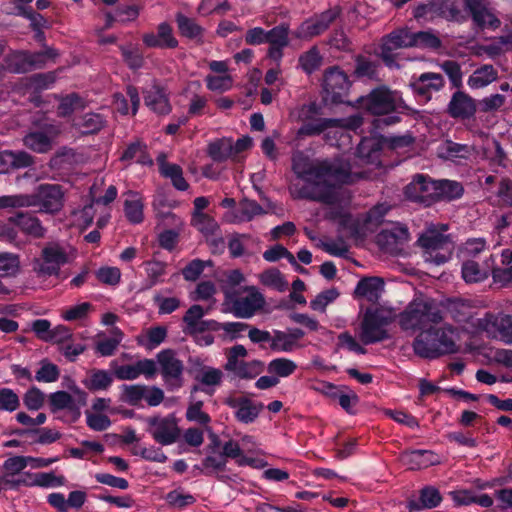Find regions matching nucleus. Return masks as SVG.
I'll use <instances>...</instances> for the list:
<instances>
[{
  "label": "nucleus",
  "mask_w": 512,
  "mask_h": 512,
  "mask_svg": "<svg viewBox=\"0 0 512 512\" xmlns=\"http://www.w3.org/2000/svg\"><path fill=\"white\" fill-rule=\"evenodd\" d=\"M291 160L293 172L304 181L302 187L290 185L294 198L331 205L337 201L336 186L350 182L351 168L340 161L312 160L302 151L293 152Z\"/></svg>",
  "instance_id": "obj_1"
},
{
  "label": "nucleus",
  "mask_w": 512,
  "mask_h": 512,
  "mask_svg": "<svg viewBox=\"0 0 512 512\" xmlns=\"http://www.w3.org/2000/svg\"><path fill=\"white\" fill-rule=\"evenodd\" d=\"M455 330L452 326L440 328H428L421 332L413 342V349L416 355L435 359L445 354L457 351L454 341Z\"/></svg>",
  "instance_id": "obj_2"
},
{
  "label": "nucleus",
  "mask_w": 512,
  "mask_h": 512,
  "mask_svg": "<svg viewBox=\"0 0 512 512\" xmlns=\"http://www.w3.org/2000/svg\"><path fill=\"white\" fill-rule=\"evenodd\" d=\"M443 320L439 305L432 299L417 297L400 315V324L404 330H421L430 328Z\"/></svg>",
  "instance_id": "obj_3"
},
{
  "label": "nucleus",
  "mask_w": 512,
  "mask_h": 512,
  "mask_svg": "<svg viewBox=\"0 0 512 512\" xmlns=\"http://www.w3.org/2000/svg\"><path fill=\"white\" fill-rule=\"evenodd\" d=\"M358 102L364 110L377 116L412 111L399 91L391 90L385 85L374 88L368 95L360 97Z\"/></svg>",
  "instance_id": "obj_4"
},
{
  "label": "nucleus",
  "mask_w": 512,
  "mask_h": 512,
  "mask_svg": "<svg viewBox=\"0 0 512 512\" xmlns=\"http://www.w3.org/2000/svg\"><path fill=\"white\" fill-rule=\"evenodd\" d=\"M57 50L46 47L41 52L13 51L4 58L5 69L11 73L24 74L45 67L48 59H55Z\"/></svg>",
  "instance_id": "obj_5"
},
{
  "label": "nucleus",
  "mask_w": 512,
  "mask_h": 512,
  "mask_svg": "<svg viewBox=\"0 0 512 512\" xmlns=\"http://www.w3.org/2000/svg\"><path fill=\"white\" fill-rule=\"evenodd\" d=\"M478 332L485 333L487 337L512 344V316L504 313H485L482 318L472 322Z\"/></svg>",
  "instance_id": "obj_6"
},
{
  "label": "nucleus",
  "mask_w": 512,
  "mask_h": 512,
  "mask_svg": "<svg viewBox=\"0 0 512 512\" xmlns=\"http://www.w3.org/2000/svg\"><path fill=\"white\" fill-rule=\"evenodd\" d=\"M419 246L424 250L425 260L435 264L445 263L450 255L451 241L448 235L435 228H429L418 239Z\"/></svg>",
  "instance_id": "obj_7"
},
{
  "label": "nucleus",
  "mask_w": 512,
  "mask_h": 512,
  "mask_svg": "<svg viewBox=\"0 0 512 512\" xmlns=\"http://www.w3.org/2000/svg\"><path fill=\"white\" fill-rule=\"evenodd\" d=\"M391 321L392 318L388 312L379 309H368L361 323V341L368 345L389 338L386 326L390 324Z\"/></svg>",
  "instance_id": "obj_8"
},
{
  "label": "nucleus",
  "mask_w": 512,
  "mask_h": 512,
  "mask_svg": "<svg viewBox=\"0 0 512 512\" xmlns=\"http://www.w3.org/2000/svg\"><path fill=\"white\" fill-rule=\"evenodd\" d=\"M69 262V255L58 242H48L41 251V258L34 261V270L38 275H58L60 267Z\"/></svg>",
  "instance_id": "obj_9"
},
{
  "label": "nucleus",
  "mask_w": 512,
  "mask_h": 512,
  "mask_svg": "<svg viewBox=\"0 0 512 512\" xmlns=\"http://www.w3.org/2000/svg\"><path fill=\"white\" fill-rule=\"evenodd\" d=\"M147 431L160 445L167 446L178 441L181 430L178 420L173 414L167 416H152L147 418Z\"/></svg>",
  "instance_id": "obj_10"
},
{
  "label": "nucleus",
  "mask_w": 512,
  "mask_h": 512,
  "mask_svg": "<svg viewBox=\"0 0 512 512\" xmlns=\"http://www.w3.org/2000/svg\"><path fill=\"white\" fill-rule=\"evenodd\" d=\"M350 85L346 73L336 66L328 68L323 75L324 100L333 104L346 103Z\"/></svg>",
  "instance_id": "obj_11"
},
{
  "label": "nucleus",
  "mask_w": 512,
  "mask_h": 512,
  "mask_svg": "<svg viewBox=\"0 0 512 512\" xmlns=\"http://www.w3.org/2000/svg\"><path fill=\"white\" fill-rule=\"evenodd\" d=\"M413 15L415 19H433L435 17L449 21L464 19L456 0H430L426 3H420L415 7Z\"/></svg>",
  "instance_id": "obj_12"
},
{
  "label": "nucleus",
  "mask_w": 512,
  "mask_h": 512,
  "mask_svg": "<svg viewBox=\"0 0 512 512\" xmlns=\"http://www.w3.org/2000/svg\"><path fill=\"white\" fill-rule=\"evenodd\" d=\"M341 8L334 6L302 22L293 35L301 40H311L324 33L330 25L340 16Z\"/></svg>",
  "instance_id": "obj_13"
},
{
  "label": "nucleus",
  "mask_w": 512,
  "mask_h": 512,
  "mask_svg": "<svg viewBox=\"0 0 512 512\" xmlns=\"http://www.w3.org/2000/svg\"><path fill=\"white\" fill-rule=\"evenodd\" d=\"M29 202L32 206H39L41 212L57 213L64 203V192L60 185L42 184L36 192L28 195Z\"/></svg>",
  "instance_id": "obj_14"
},
{
  "label": "nucleus",
  "mask_w": 512,
  "mask_h": 512,
  "mask_svg": "<svg viewBox=\"0 0 512 512\" xmlns=\"http://www.w3.org/2000/svg\"><path fill=\"white\" fill-rule=\"evenodd\" d=\"M160 372L166 385L171 388H180L183 383V362L177 358L172 349L162 350L157 354Z\"/></svg>",
  "instance_id": "obj_15"
},
{
  "label": "nucleus",
  "mask_w": 512,
  "mask_h": 512,
  "mask_svg": "<svg viewBox=\"0 0 512 512\" xmlns=\"http://www.w3.org/2000/svg\"><path fill=\"white\" fill-rule=\"evenodd\" d=\"M412 31L408 27L396 29L382 38L380 45V57L388 65L395 62L397 49L412 48Z\"/></svg>",
  "instance_id": "obj_16"
},
{
  "label": "nucleus",
  "mask_w": 512,
  "mask_h": 512,
  "mask_svg": "<svg viewBox=\"0 0 512 512\" xmlns=\"http://www.w3.org/2000/svg\"><path fill=\"white\" fill-rule=\"evenodd\" d=\"M73 395L66 391H57L49 395V405L52 412L68 410L76 418L80 416V408L86 405L87 394L76 385L70 387Z\"/></svg>",
  "instance_id": "obj_17"
},
{
  "label": "nucleus",
  "mask_w": 512,
  "mask_h": 512,
  "mask_svg": "<svg viewBox=\"0 0 512 512\" xmlns=\"http://www.w3.org/2000/svg\"><path fill=\"white\" fill-rule=\"evenodd\" d=\"M405 196L414 202L430 206L437 201V181L424 175H416L405 187Z\"/></svg>",
  "instance_id": "obj_18"
},
{
  "label": "nucleus",
  "mask_w": 512,
  "mask_h": 512,
  "mask_svg": "<svg viewBox=\"0 0 512 512\" xmlns=\"http://www.w3.org/2000/svg\"><path fill=\"white\" fill-rule=\"evenodd\" d=\"M224 404L235 410V417L241 423H252L259 416L264 406L255 403L245 396L230 394L224 399Z\"/></svg>",
  "instance_id": "obj_19"
},
{
  "label": "nucleus",
  "mask_w": 512,
  "mask_h": 512,
  "mask_svg": "<svg viewBox=\"0 0 512 512\" xmlns=\"http://www.w3.org/2000/svg\"><path fill=\"white\" fill-rule=\"evenodd\" d=\"M477 111V104L469 94L458 90L453 93L447 106V113L454 119H470Z\"/></svg>",
  "instance_id": "obj_20"
},
{
  "label": "nucleus",
  "mask_w": 512,
  "mask_h": 512,
  "mask_svg": "<svg viewBox=\"0 0 512 512\" xmlns=\"http://www.w3.org/2000/svg\"><path fill=\"white\" fill-rule=\"evenodd\" d=\"M246 291L249 292L247 296L233 302V312L240 318L252 317L265 304L264 296L254 286L247 287Z\"/></svg>",
  "instance_id": "obj_21"
},
{
  "label": "nucleus",
  "mask_w": 512,
  "mask_h": 512,
  "mask_svg": "<svg viewBox=\"0 0 512 512\" xmlns=\"http://www.w3.org/2000/svg\"><path fill=\"white\" fill-rule=\"evenodd\" d=\"M409 232L405 226H393L391 229H383L376 236L377 244L384 250L394 253L399 246L408 241Z\"/></svg>",
  "instance_id": "obj_22"
},
{
  "label": "nucleus",
  "mask_w": 512,
  "mask_h": 512,
  "mask_svg": "<svg viewBox=\"0 0 512 512\" xmlns=\"http://www.w3.org/2000/svg\"><path fill=\"white\" fill-rule=\"evenodd\" d=\"M342 122H343V120H341V119H328V118L319 119L315 123H308V124L304 125L303 127H301L298 130V134L299 135H308V136L318 135V134L322 133L324 130H326L327 128L344 126V125L351 127V128H358L362 124V117L359 115H355V116L350 117L347 120L346 124H343Z\"/></svg>",
  "instance_id": "obj_23"
},
{
  "label": "nucleus",
  "mask_w": 512,
  "mask_h": 512,
  "mask_svg": "<svg viewBox=\"0 0 512 512\" xmlns=\"http://www.w3.org/2000/svg\"><path fill=\"white\" fill-rule=\"evenodd\" d=\"M384 291V281L380 277H365L361 279L354 291L355 296L365 298L371 303H377Z\"/></svg>",
  "instance_id": "obj_24"
},
{
  "label": "nucleus",
  "mask_w": 512,
  "mask_h": 512,
  "mask_svg": "<svg viewBox=\"0 0 512 512\" xmlns=\"http://www.w3.org/2000/svg\"><path fill=\"white\" fill-rule=\"evenodd\" d=\"M493 264L492 256L485 260L482 265L474 259L466 260L462 264L463 279L468 283L483 281L488 277Z\"/></svg>",
  "instance_id": "obj_25"
},
{
  "label": "nucleus",
  "mask_w": 512,
  "mask_h": 512,
  "mask_svg": "<svg viewBox=\"0 0 512 512\" xmlns=\"http://www.w3.org/2000/svg\"><path fill=\"white\" fill-rule=\"evenodd\" d=\"M401 461L411 470L424 469L440 463L438 456L427 450L404 452Z\"/></svg>",
  "instance_id": "obj_26"
},
{
  "label": "nucleus",
  "mask_w": 512,
  "mask_h": 512,
  "mask_svg": "<svg viewBox=\"0 0 512 512\" xmlns=\"http://www.w3.org/2000/svg\"><path fill=\"white\" fill-rule=\"evenodd\" d=\"M19 229L26 235L33 238H43L46 234V229L42 226L40 220L29 213H17L14 217L10 218Z\"/></svg>",
  "instance_id": "obj_27"
},
{
  "label": "nucleus",
  "mask_w": 512,
  "mask_h": 512,
  "mask_svg": "<svg viewBox=\"0 0 512 512\" xmlns=\"http://www.w3.org/2000/svg\"><path fill=\"white\" fill-rule=\"evenodd\" d=\"M442 501L440 491L434 486H426L419 491V501L410 500V510L433 509L439 506Z\"/></svg>",
  "instance_id": "obj_28"
},
{
  "label": "nucleus",
  "mask_w": 512,
  "mask_h": 512,
  "mask_svg": "<svg viewBox=\"0 0 512 512\" xmlns=\"http://www.w3.org/2000/svg\"><path fill=\"white\" fill-rule=\"evenodd\" d=\"M442 305L446 313L458 323H466L472 318V306L468 301L459 298L448 299Z\"/></svg>",
  "instance_id": "obj_29"
},
{
  "label": "nucleus",
  "mask_w": 512,
  "mask_h": 512,
  "mask_svg": "<svg viewBox=\"0 0 512 512\" xmlns=\"http://www.w3.org/2000/svg\"><path fill=\"white\" fill-rule=\"evenodd\" d=\"M145 104L160 115H166L171 112V105L165 91L157 85L146 91Z\"/></svg>",
  "instance_id": "obj_30"
},
{
  "label": "nucleus",
  "mask_w": 512,
  "mask_h": 512,
  "mask_svg": "<svg viewBox=\"0 0 512 512\" xmlns=\"http://www.w3.org/2000/svg\"><path fill=\"white\" fill-rule=\"evenodd\" d=\"M176 23L178 30L183 37L202 41L204 29L194 19L189 18L182 13H177Z\"/></svg>",
  "instance_id": "obj_31"
},
{
  "label": "nucleus",
  "mask_w": 512,
  "mask_h": 512,
  "mask_svg": "<svg viewBox=\"0 0 512 512\" xmlns=\"http://www.w3.org/2000/svg\"><path fill=\"white\" fill-rule=\"evenodd\" d=\"M497 78L498 72L492 65H483L472 73L468 85L473 89H479L496 81Z\"/></svg>",
  "instance_id": "obj_32"
},
{
  "label": "nucleus",
  "mask_w": 512,
  "mask_h": 512,
  "mask_svg": "<svg viewBox=\"0 0 512 512\" xmlns=\"http://www.w3.org/2000/svg\"><path fill=\"white\" fill-rule=\"evenodd\" d=\"M120 160L123 162H131L132 160H136L137 163L142 165L153 164L152 159L147 154L146 145L138 140L127 146L121 155Z\"/></svg>",
  "instance_id": "obj_33"
},
{
  "label": "nucleus",
  "mask_w": 512,
  "mask_h": 512,
  "mask_svg": "<svg viewBox=\"0 0 512 512\" xmlns=\"http://www.w3.org/2000/svg\"><path fill=\"white\" fill-rule=\"evenodd\" d=\"M503 267L492 266V277L495 283L506 286L512 282V251L506 249L501 254Z\"/></svg>",
  "instance_id": "obj_34"
},
{
  "label": "nucleus",
  "mask_w": 512,
  "mask_h": 512,
  "mask_svg": "<svg viewBox=\"0 0 512 512\" xmlns=\"http://www.w3.org/2000/svg\"><path fill=\"white\" fill-rule=\"evenodd\" d=\"M24 145L37 153H46L52 149V141L42 131L30 132L23 138Z\"/></svg>",
  "instance_id": "obj_35"
},
{
  "label": "nucleus",
  "mask_w": 512,
  "mask_h": 512,
  "mask_svg": "<svg viewBox=\"0 0 512 512\" xmlns=\"http://www.w3.org/2000/svg\"><path fill=\"white\" fill-rule=\"evenodd\" d=\"M472 154V148L465 144L455 143L451 140H446L440 146V156L446 159H467Z\"/></svg>",
  "instance_id": "obj_36"
},
{
  "label": "nucleus",
  "mask_w": 512,
  "mask_h": 512,
  "mask_svg": "<svg viewBox=\"0 0 512 512\" xmlns=\"http://www.w3.org/2000/svg\"><path fill=\"white\" fill-rule=\"evenodd\" d=\"M463 192V186L457 181L437 180V201L457 199Z\"/></svg>",
  "instance_id": "obj_37"
},
{
  "label": "nucleus",
  "mask_w": 512,
  "mask_h": 512,
  "mask_svg": "<svg viewBox=\"0 0 512 512\" xmlns=\"http://www.w3.org/2000/svg\"><path fill=\"white\" fill-rule=\"evenodd\" d=\"M208 155L216 162H223L232 157L231 139L222 138L208 145Z\"/></svg>",
  "instance_id": "obj_38"
},
{
  "label": "nucleus",
  "mask_w": 512,
  "mask_h": 512,
  "mask_svg": "<svg viewBox=\"0 0 512 512\" xmlns=\"http://www.w3.org/2000/svg\"><path fill=\"white\" fill-rule=\"evenodd\" d=\"M413 47L436 50L442 46L440 38L431 30L412 32Z\"/></svg>",
  "instance_id": "obj_39"
},
{
  "label": "nucleus",
  "mask_w": 512,
  "mask_h": 512,
  "mask_svg": "<svg viewBox=\"0 0 512 512\" xmlns=\"http://www.w3.org/2000/svg\"><path fill=\"white\" fill-rule=\"evenodd\" d=\"M85 101L77 93H70L60 98L57 114L60 117L70 116L75 110L83 109Z\"/></svg>",
  "instance_id": "obj_40"
},
{
  "label": "nucleus",
  "mask_w": 512,
  "mask_h": 512,
  "mask_svg": "<svg viewBox=\"0 0 512 512\" xmlns=\"http://www.w3.org/2000/svg\"><path fill=\"white\" fill-rule=\"evenodd\" d=\"M160 170L164 177L171 179L172 184L176 189L180 191L188 189L189 185L184 179L182 168L179 165L162 163Z\"/></svg>",
  "instance_id": "obj_41"
},
{
  "label": "nucleus",
  "mask_w": 512,
  "mask_h": 512,
  "mask_svg": "<svg viewBox=\"0 0 512 512\" xmlns=\"http://www.w3.org/2000/svg\"><path fill=\"white\" fill-rule=\"evenodd\" d=\"M192 225L205 236L214 235L218 230V223L206 213H193Z\"/></svg>",
  "instance_id": "obj_42"
},
{
  "label": "nucleus",
  "mask_w": 512,
  "mask_h": 512,
  "mask_svg": "<svg viewBox=\"0 0 512 512\" xmlns=\"http://www.w3.org/2000/svg\"><path fill=\"white\" fill-rule=\"evenodd\" d=\"M260 282L277 291L283 292L286 290L288 283L284 279L282 273L276 268H270L262 272L259 276Z\"/></svg>",
  "instance_id": "obj_43"
},
{
  "label": "nucleus",
  "mask_w": 512,
  "mask_h": 512,
  "mask_svg": "<svg viewBox=\"0 0 512 512\" xmlns=\"http://www.w3.org/2000/svg\"><path fill=\"white\" fill-rule=\"evenodd\" d=\"M104 119L100 114L86 113L78 121L77 126L85 134H93L100 131L104 126Z\"/></svg>",
  "instance_id": "obj_44"
},
{
  "label": "nucleus",
  "mask_w": 512,
  "mask_h": 512,
  "mask_svg": "<svg viewBox=\"0 0 512 512\" xmlns=\"http://www.w3.org/2000/svg\"><path fill=\"white\" fill-rule=\"evenodd\" d=\"M204 316V310L200 305H192L183 317V321L187 324L188 329L191 332H202L204 331V322H200V319Z\"/></svg>",
  "instance_id": "obj_45"
},
{
  "label": "nucleus",
  "mask_w": 512,
  "mask_h": 512,
  "mask_svg": "<svg viewBox=\"0 0 512 512\" xmlns=\"http://www.w3.org/2000/svg\"><path fill=\"white\" fill-rule=\"evenodd\" d=\"M299 64L307 74H311L318 70L322 65V56L320 55L319 50L316 47H313L309 51L303 53L299 57Z\"/></svg>",
  "instance_id": "obj_46"
},
{
  "label": "nucleus",
  "mask_w": 512,
  "mask_h": 512,
  "mask_svg": "<svg viewBox=\"0 0 512 512\" xmlns=\"http://www.w3.org/2000/svg\"><path fill=\"white\" fill-rule=\"evenodd\" d=\"M297 365L294 361L286 358H277L268 364V371L279 377H288L295 372Z\"/></svg>",
  "instance_id": "obj_47"
},
{
  "label": "nucleus",
  "mask_w": 512,
  "mask_h": 512,
  "mask_svg": "<svg viewBox=\"0 0 512 512\" xmlns=\"http://www.w3.org/2000/svg\"><path fill=\"white\" fill-rule=\"evenodd\" d=\"M247 350L243 345H235L227 351V362L224 365L226 371L234 373L245 362Z\"/></svg>",
  "instance_id": "obj_48"
},
{
  "label": "nucleus",
  "mask_w": 512,
  "mask_h": 512,
  "mask_svg": "<svg viewBox=\"0 0 512 512\" xmlns=\"http://www.w3.org/2000/svg\"><path fill=\"white\" fill-rule=\"evenodd\" d=\"M270 347L274 351L291 352L298 347L294 344L288 331L275 330L272 335Z\"/></svg>",
  "instance_id": "obj_49"
},
{
  "label": "nucleus",
  "mask_w": 512,
  "mask_h": 512,
  "mask_svg": "<svg viewBox=\"0 0 512 512\" xmlns=\"http://www.w3.org/2000/svg\"><path fill=\"white\" fill-rule=\"evenodd\" d=\"M145 392V385H123L121 399L129 405L136 406L146 396Z\"/></svg>",
  "instance_id": "obj_50"
},
{
  "label": "nucleus",
  "mask_w": 512,
  "mask_h": 512,
  "mask_svg": "<svg viewBox=\"0 0 512 512\" xmlns=\"http://www.w3.org/2000/svg\"><path fill=\"white\" fill-rule=\"evenodd\" d=\"M65 483V477L62 475H56L54 472H41L33 475L30 485H36L40 487H58Z\"/></svg>",
  "instance_id": "obj_51"
},
{
  "label": "nucleus",
  "mask_w": 512,
  "mask_h": 512,
  "mask_svg": "<svg viewBox=\"0 0 512 512\" xmlns=\"http://www.w3.org/2000/svg\"><path fill=\"white\" fill-rule=\"evenodd\" d=\"M112 381L113 379L109 372L105 370H95L92 372L89 381H87L85 385L92 391L105 390L111 385Z\"/></svg>",
  "instance_id": "obj_52"
},
{
  "label": "nucleus",
  "mask_w": 512,
  "mask_h": 512,
  "mask_svg": "<svg viewBox=\"0 0 512 512\" xmlns=\"http://www.w3.org/2000/svg\"><path fill=\"white\" fill-rule=\"evenodd\" d=\"M265 210L256 201L243 199L239 203V220L250 221L255 216L265 214Z\"/></svg>",
  "instance_id": "obj_53"
},
{
  "label": "nucleus",
  "mask_w": 512,
  "mask_h": 512,
  "mask_svg": "<svg viewBox=\"0 0 512 512\" xmlns=\"http://www.w3.org/2000/svg\"><path fill=\"white\" fill-rule=\"evenodd\" d=\"M440 68L449 77V80L453 87L460 88L462 86V71L461 66L454 60H445L440 64Z\"/></svg>",
  "instance_id": "obj_54"
},
{
  "label": "nucleus",
  "mask_w": 512,
  "mask_h": 512,
  "mask_svg": "<svg viewBox=\"0 0 512 512\" xmlns=\"http://www.w3.org/2000/svg\"><path fill=\"white\" fill-rule=\"evenodd\" d=\"M267 43L277 46H288L289 44V27L281 24L267 31Z\"/></svg>",
  "instance_id": "obj_55"
},
{
  "label": "nucleus",
  "mask_w": 512,
  "mask_h": 512,
  "mask_svg": "<svg viewBox=\"0 0 512 512\" xmlns=\"http://www.w3.org/2000/svg\"><path fill=\"white\" fill-rule=\"evenodd\" d=\"M20 268V259L14 253H0V272L2 275H15Z\"/></svg>",
  "instance_id": "obj_56"
},
{
  "label": "nucleus",
  "mask_w": 512,
  "mask_h": 512,
  "mask_svg": "<svg viewBox=\"0 0 512 512\" xmlns=\"http://www.w3.org/2000/svg\"><path fill=\"white\" fill-rule=\"evenodd\" d=\"M60 376V371L57 365L42 361L40 369L36 372L35 379L39 382H55Z\"/></svg>",
  "instance_id": "obj_57"
},
{
  "label": "nucleus",
  "mask_w": 512,
  "mask_h": 512,
  "mask_svg": "<svg viewBox=\"0 0 512 512\" xmlns=\"http://www.w3.org/2000/svg\"><path fill=\"white\" fill-rule=\"evenodd\" d=\"M124 211L127 219L132 223H140L143 220V204L140 199H126Z\"/></svg>",
  "instance_id": "obj_58"
},
{
  "label": "nucleus",
  "mask_w": 512,
  "mask_h": 512,
  "mask_svg": "<svg viewBox=\"0 0 512 512\" xmlns=\"http://www.w3.org/2000/svg\"><path fill=\"white\" fill-rule=\"evenodd\" d=\"M263 370L262 362L253 360L250 362H243L239 368L234 372V375L242 379H253L258 376Z\"/></svg>",
  "instance_id": "obj_59"
},
{
  "label": "nucleus",
  "mask_w": 512,
  "mask_h": 512,
  "mask_svg": "<svg viewBox=\"0 0 512 512\" xmlns=\"http://www.w3.org/2000/svg\"><path fill=\"white\" fill-rule=\"evenodd\" d=\"M19 406V397L12 389H0V410L12 412L18 409Z\"/></svg>",
  "instance_id": "obj_60"
},
{
  "label": "nucleus",
  "mask_w": 512,
  "mask_h": 512,
  "mask_svg": "<svg viewBox=\"0 0 512 512\" xmlns=\"http://www.w3.org/2000/svg\"><path fill=\"white\" fill-rule=\"evenodd\" d=\"M473 21L481 28H497L500 25L499 19L492 14L485 6L472 15Z\"/></svg>",
  "instance_id": "obj_61"
},
{
  "label": "nucleus",
  "mask_w": 512,
  "mask_h": 512,
  "mask_svg": "<svg viewBox=\"0 0 512 512\" xmlns=\"http://www.w3.org/2000/svg\"><path fill=\"white\" fill-rule=\"evenodd\" d=\"M155 304L158 305L159 314H170L180 307V300L177 297H163L159 294L153 298Z\"/></svg>",
  "instance_id": "obj_62"
},
{
  "label": "nucleus",
  "mask_w": 512,
  "mask_h": 512,
  "mask_svg": "<svg viewBox=\"0 0 512 512\" xmlns=\"http://www.w3.org/2000/svg\"><path fill=\"white\" fill-rule=\"evenodd\" d=\"M44 400V393L36 387L29 389L23 398L24 404L29 410L40 409L44 404Z\"/></svg>",
  "instance_id": "obj_63"
},
{
  "label": "nucleus",
  "mask_w": 512,
  "mask_h": 512,
  "mask_svg": "<svg viewBox=\"0 0 512 512\" xmlns=\"http://www.w3.org/2000/svg\"><path fill=\"white\" fill-rule=\"evenodd\" d=\"M339 293L336 289L326 290L316 296L310 302V307L315 311H324L326 306L338 297Z\"/></svg>",
  "instance_id": "obj_64"
}]
</instances>
